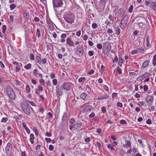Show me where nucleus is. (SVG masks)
Here are the masks:
<instances>
[{
	"mask_svg": "<svg viewBox=\"0 0 156 156\" xmlns=\"http://www.w3.org/2000/svg\"><path fill=\"white\" fill-rule=\"evenodd\" d=\"M95 115V114L94 112H92L91 113V114L89 115V117L90 118H92Z\"/></svg>",
	"mask_w": 156,
	"mask_h": 156,
	"instance_id": "61",
	"label": "nucleus"
},
{
	"mask_svg": "<svg viewBox=\"0 0 156 156\" xmlns=\"http://www.w3.org/2000/svg\"><path fill=\"white\" fill-rule=\"evenodd\" d=\"M22 125L23 128L25 129H26L27 128H28L26 125V124L24 122L22 123Z\"/></svg>",
	"mask_w": 156,
	"mask_h": 156,
	"instance_id": "64",
	"label": "nucleus"
},
{
	"mask_svg": "<svg viewBox=\"0 0 156 156\" xmlns=\"http://www.w3.org/2000/svg\"><path fill=\"white\" fill-rule=\"evenodd\" d=\"M8 120V118L6 117H3L2 118L1 122H6Z\"/></svg>",
	"mask_w": 156,
	"mask_h": 156,
	"instance_id": "37",
	"label": "nucleus"
},
{
	"mask_svg": "<svg viewBox=\"0 0 156 156\" xmlns=\"http://www.w3.org/2000/svg\"><path fill=\"white\" fill-rule=\"evenodd\" d=\"M125 14V12L123 9H119L117 12V15L119 17L123 16Z\"/></svg>",
	"mask_w": 156,
	"mask_h": 156,
	"instance_id": "16",
	"label": "nucleus"
},
{
	"mask_svg": "<svg viewBox=\"0 0 156 156\" xmlns=\"http://www.w3.org/2000/svg\"><path fill=\"white\" fill-rule=\"evenodd\" d=\"M80 97L81 99H82L84 101H87L89 99V95L84 92L80 95Z\"/></svg>",
	"mask_w": 156,
	"mask_h": 156,
	"instance_id": "13",
	"label": "nucleus"
},
{
	"mask_svg": "<svg viewBox=\"0 0 156 156\" xmlns=\"http://www.w3.org/2000/svg\"><path fill=\"white\" fill-rule=\"evenodd\" d=\"M47 59L46 58H44L41 60V63L42 62L43 64H45L46 63Z\"/></svg>",
	"mask_w": 156,
	"mask_h": 156,
	"instance_id": "47",
	"label": "nucleus"
},
{
	"mask_svg": "<svg viewBox=\"0 0 156 156\" xmlns=\"http://www.w3.org/2000/svg\"><path fill=\"white\" fill-rule=\"evenodd\" d=\"M137 149L135 147H133L132 149V151L133 153H135L137 152Z\"/></svg>",
	"mask_w": 156,
	"mask_h": 156,
	"instance_id": "63",
	"label": "nucleus"
},
{
	"mask_svg": "<svg viewBox=\"0 0 156 156\" xmlns=\"http://www.w3.org/2000/svg\"><path fill=\"white\" fill-rule=\"evenodd\" d=\"M16 7V5L13 4H11L10 6V9L11 11L13 10Z\"/></svg>",
	"mask_w": 156,
	"mask_h": 156,
	"instance_id": "38",
	"label": "nucleus"
},
{
	"mask_svg": "<svg viewBox=\"0 0 156 156\" xmlns=\"http://www.w3.org/2000/svg\"><path fill=\"white\" fill-rule=\"evenodd\" d=\"M71 87V85L70 83L65 82L61 85V88L62 90H65L68 91L70 89Z\"/></svg>",
	"mask_w": 156,
	"mask_h": 156,
	"instance_id": "9",
	"label": "nucleus"
},
{
	"mask_svg": "<svg viewBox=\"0 0 156 156\" xmlns=\"http://www.w3.org/2000/svg\"><path fill=\"white\" fill-rule=\"evenodd\" d=\"M111 44L108 42H104L103 44L102 51L105 55L108 54L111 49Z\"/></svg>",
	"mask_w": 156,
	"mask_h": 156,
	"instance_id": "3",
	"label": "nucleus"
},
{
	"mask_svg": "<svg viewBox=\"0 0 156 156\" xmlns=\"http://www.w3.org/2000/svg\"><path fill=\"white\" fill-rule=\"evenodd\" d=\"M128 18L127 16H125L120 22L119 25L121 29H123L126 26L127 23Z\"/></svg>",
	"mask_w": 156,
	"mask_h": 156,
	"instance_id": "7",
	"label": "nucleus"
},
{
	"mask_svg": "<svg viewBox=\"0 0 156 156\" xmlns=\"http://www.w3.org/2000/svg\"><path fill=\"white\" fill-rule=\"evenodd\" d=\"M104 89L106 90L107 92H108L109 91V88L106 85H105L104 86Z\"/></svg>",
	"mask_w": 156,
	"mask_h": 156,
	"instance_id": "59",
	"label": "nucleus"
},
{
	"mask_svg": "<svg viewBox=\"0 0 156 156\" xmlns=\"http://www.w3.org/2000/svg\"><path fill=\"white\" fill-rule=\"evenodd\" d=\"M24 17L26 19H28L30 17L29 14L27 12H26L23 14Z\"/></svg>",
	"mask_w": 156,
	"mask_h": 156,
	"instance_id": "33",
	"label": "nucleus"
},
{
	"mask_svg": "<svg viewBox=\"0 0 156 156\" xmlns=\"http://www.w3.org/2000/svg\"><path fill=\"white\" fill-rule=\"evenodd\" d=\"M12 142H9L5 147V150L6 155L8 156H10L11 154V151L12 149Z\"/></svg>",
	"mask_w": 156,
	"mask_h": 156,
	"instance_id": "6",
	"label": "nucleus"
},
{
	"mask_svg": "<svg viewBox=\"0 0 156 156\" xmlns=\"http://www.w3.org/2000/svg\"><path fill=\"white\" fill-rule=\"evenodd\" d=\"M44 97L42 95H41L39 96V101H43L44 100Z\"/></svg>",
	"mask_w": 156,
	"mask_h": 156,
	"instance_id": "50",
	"label": "nucleus"
},
{
	"mask_svg": "<svg viewBox=\"0 0 156 156\" xmlns=\"http://www.w3.org/2000/svg\"><path fill=\"white\" fill-rule=\"evenodd\" d=\"M81 126V122L79 121H78L76 122L73 125L70 124L69 126V129L71 130H72L73 128H74V130H78L80 129Z\"/></svg>",
	"mask_w": 156,
	"mask_h": 156,
	"instance_id": "5",
	"label": "nucleus"
},
{
	"mask_svg": "<svg viewBox=\"0 0 156 156\" xmlns=\"http://www.w3.org/2000/svg\"><path fill=\"white\" fill-rule=\"evenodd\" d=\"M67 116V113L66 112H64L63 113L62 117V121H65L66 119Z\"/></svg>",
	"mask_w": 156,
	"mask_h": 156,
	"instance_id": "27",
	"label": "nucleus"
},
{
	"mask_svg": "<svg viewBox=\"0 0 156 156\" xmlns=\"http://www.w3.org/2000/svg\"><path fill=\"white\" fill-rule=\"evenodd\" d=\"M81 34V32L80 30H79L76 33V35L77 37H80Z\"/></svg>",
	"mask_w": 156,
	"mask_h": 156,
	"instance_id": "56",
	"label": "nucleus"
},
{
	"mask_svg": "<svg viewBox=\"0 0 156 156\" xmlns=\"http://www.w3.org/2000/svg\"><path fill=\"white\" fill-rule=\"evenodd\" d=\"M126 147H130L131 146V144L130 141L127 140L126 144Z\"/></svg>",
	"mask_w": 156,
	"mask_h": 156,
	"instance_id": "40",
	"label": "nucleus"
},
{
	"mask_svg": "<svg viewBox=\"0 0 156 156\" xmlns=\"http://www.w3.org/2000/svg\"><path fill=\"white\" fill-rule=\"evenodd\" d=\"M36 35L38 38H39L41 36L40 30L38 28H37V29Z\"/></svg>",
	"mask_w": 156,
	"mask_h": 156,
	"instance_id": "31",
	"label": "nucleus"
},
{
	"mask_svg": "<svg viewBox=\"0 0 156 156\" xmlns=\"http://www.w3.org/2000/svg\"><path fill=\"white\" fill-rule=\"evenodd\" d=\"M39 82L40 83L43 85H44L45 84V81L43 79H41L39 80Z\"/></svg>",
	"mask_w": 156,
	"mask_h": 156,
	"instance_id": "42",
	"label": "nucleus"
},
{
	"mask_svg": "<svg viewBox=\"0 0 156 156\" xmlns=\"http://www.w3.org/2000/svg\"><path fill=\"white\" fill-rule=\"evenodd\" d=\"M2 32L3 33H5L6 30V26L5 25H4L2 26Z\"/></svg>",
	"mask_w": 156,
	"mask_h": 156,
	"instance_id": "43",
	"label": "nucleus"
},
{
	"mask_svg": "<svg viewBox=\"0 0 156 156\" xmlns=\"http://www.w3.org/2000/svg\"><path fill=\"white\" fill-rule=\"evenodd\" d=\"M30 91V88L29 86L27 85L26 86V92L27 93H29Z\"/></svg>",
	"mask_w": 156,
	"mask_h": 156,
	"instance_id": "34",
	"label": "nucleus"
},
{
	"mask_svg": "<svg viewBox=\"0 0 156 156\" xmlns=\"http://www.w3.org/2000/svg\"><path fill=\"white\" fill-rule=\"evenodd\" d=\"M83 46L82 45H79L76 48V51L77 52H78L81 54H83Z\"/></svg>",
	"mask_w": 156,
	"mask_h": 156,
	"instance_id": "14",
	"label": "nucleus"
},
{
	"mask_svg": "<svg viewBox=\"0 0 156 156\" xmlns=\"http://www.w3.org/2000/svg\"><path fill=\"white\" fill-rule=\"evenodd\" d=\"M31 64L30 63L27 64L24 66V68L26 69H30Z\"/></svg>",
	"mask_w": 156,
	"mask_h": 156,
	"instance_id": "32",
	"label": "nucleus"
},
{
	"mask_svg": "<svg viewBox=\"0 0 156 156\" xmlns=\"http://www.w3.org/2000/svg\"><path fill=\"white\" fill-rule=\"evenodd\" d=\"M62 89L60 88H57L56 89V94L58 98L60 99L59 96H62L63 94V92Z\"/></svg>",
	"mask_w": 156,
	"mask_h": 156,
	"instance_id": "15",
	"label": "nucleus"
},
{
	"mask_svg": "<svg viewBox=\"0 0 156 156\" xmlns=\"http://www.w3.org/2000/svg\"><path fill=\"white\" fill-rule=\"evenodd\" d=\"M97 47L99 49H101L102 48V45L100 44H98L97 45Z\"/></svg>",
	"mask_w": 156,
	"mask_h": 156,
	"instance_id": "46",
	"label": "nucleus"
},
{
	"mask_svg": "<svg viewBox=\"0 0 156 156\" xmlns=\"http://www.w3.org/2000/svg\"><path fill=\"white\" fill-rule=\"evenodd\" d=\"M94 109L93 107L90 105L87 106L82 109V112L83 113L90 112Z\"/></svg>",
	"mask_w": 156,
	"mask_h": 156,
	"instance_id": "10",
	"label": "nucleus"
},
{
	"mask_svg": "<svg viewBox=\"0 0 156 156\" xmlns=\"http://www.w3.org/2000/svg\"><path fill=\"white\" fill-rule=\"evenodd\" d=\"M120 123L122 124H127L126 122L124 119H122L119 121Z\"/></svg>",
	"mask_w": 156,
	"mask_h": 156,
	"instance_id": "44",
	"label": "nucleus"
},
{
	"mask_svg": "<svg viewBox=\"0 0 156 156\" xmlns=\"http://www.w3.org/2000/svg\"><path fill=\"white\" fill-rule=\"evenodd\" d=\"M48 149L50 151H53L54 149L53 146L51 144L49 146Z\"/></svg>",
	"mask_w": 156,
	"mask_h": 156,
	"instance_id": "49",
	"label": "nucleus"
},
{
	"mask_svg": "<svg viewBox=\"0 0 156 156\" xmlns=\"http://www.w3.org/2000/svg\"><path fill=\"white\" fill-rule=\"evenodd\" d=\"M52 83H53V85L55 86L57 85V80L56 79H54L52 80Z\"/></svg>",
	"mask_w": 156,
	"mask_h": 156,
	"instance_id": "45",
	"label": "nucleus"
},
{
	"mask_svg": "<svg viewBox=\"0 0 156 156\" xmlns=\"http://www.w3.org/2000/svg\"><path fill=\"white\" fill-rule=\"evenodd\" d=\"M109 97V96L107 94H105V95L98 96L97 98V100H100L105 99H107Z\"/></svg>",
	"mask_w": 156,
	"mask_h": 156,
	"instance_id": "18",
	"label": "nucleus"
},
{
	"mask_svg": "<svg viewBox=\"0 0 156 156\" xmlns=\"http://www.w3.org/2000/svg\"><path fill=\"white\" fill-rule=\"evenodd\" d=\"M66 43L67 45L70 47L74 46V44L73 41L69 37L67 38L66 40Z\"/></svg>",
	"mask_w": 156,
	"mask_h": 156,
	"instance_id": "12",
	"label": "nucleus"
},
{
	"mask_svg": "<svg viewBox=\"0 0 156 156\" xmlns=\"http://www.w3.org/2000/svg\"><path fill=\"white\" fill-rule=\"evenodd\" d=\"M29 58L31 60L33 61L35 59L34 56L32 53L30 54L29 56Z\"/></svg>",
	"mask_w": 156,
	"mask_h": 156,
	"instance_id": "35",
	"label": "nucleus"
},
{
	"mask_svg": "<svg viewBox=\"0 0 156 156\" xmlns=\"http://www.w3.org/2000/svg\"><path fill=\"white\" fill-rule=\"evenodd\" d=\"M117 71L118 72L119 74H121L122 73V70L119 67H118L117 68Z\"/></svg>",
	"mask_w": 156,
	"mask_h": 156,
	"instance_id": "53",
	"label": "nucleus"
},
{
	"mask_svg": "<svg viewBox=\"0 0 156 156\" xmlns=\"http://www.w3.org/2000/svg\"><path fill=\"white\" fill-rule=\"evenodd\" d=\"M138 48H137L131 51L130 53L132 55L137 54L138 53Z\"/></svg>",
	"mask_w": 156,
	"mask_h": 156,
	"instance_id": "29",
	"label": "nucleus"
},
{
	"mask_svg": "<svg viewBox=\"0 0 156 156\" xmlns=\"http://www.w3.org/2000/svg\"><path fill=\"white\" fill-rule=\"evenodd\" d=\"M138 53H143L144 52V50L143 48H137Z\"/></svg>",
	"mask_w": 156,
	"mask_h": 156,
	"instance_id": "41",
	"label": "nucleus"
},
{
	"mask_svg": "<svg viewBox=\"0 0 156 156\" xmlns=\"http://www.w3.org/2000/svg\"><path fill=\"white\" fill-rule=\"evenodd\" d=\"M52 3L54 7H61L63 4L62 0H52Z\"/></svg>",
	"mask_w": 156,
	"mask_h": 156,
	"instance_id": "8",
	"label": "nucleus"
},
{
	"mask_svg": "<svg viewBox=\"0 0 156 156\" xmlns=\"http://www.w3.org/2000/svg\"><path fill=\"white\" fill-rule=\"evenodd\" d=\"M115 31L116 32V34L117 35H119L120 34V29L119 27L118 26L115 28Z\"/></svg>",
	"mask_w": 156,
	"mask_h": 156,
	"instance_id": "26",
	"label": "nucleus"
},
{
	"mask_svg": "<svg viewBox=\"0 0 156 156\" xmlns=\"http://www.w3.org/2000/svg\"><path fill=\"white\" fill-rule=\"evenodd\" d=\"M101 111L104 113H105L106 111V109L105 107H102L101 108Z\"/></svg>",
	"mask_w": 156,
	"mask_h": 156,
	"instance_id": "52",
	"label": "nucleus"
},
{
	"mask_svg": "<svg viewBox=\"0 0 156 156\" xmlns=\"http://www.w3.org/2000/svg\"><path fill=\"white\" fill-rule=\"evenodd\" d=\"M150 7L154 10L156 11V2H151L150 4Z\"/></svg>",
	"mask_w": 156,
	"mask_h": 156,
	"instance_id": "20",
	"label": "nucleus"
},
{
	"mask_svg": "<svg viewBox=\"0 0 156 156\" xmlns=\"http://www.w3.org/2000/svg\"><path fill=\"white\" fill-rule=\"evenodd\" d=\"M146 101L148 105H152L153 103V98L151 95H148L146 98Z\"/></svg>",
	"mask_w": 156,
	"mask_h": 156,
	"instance_id": "11",
	"label": "nucleus"
},
{
	"mask_svg": "<svg viewBox=\"0 0 156 156\" xmlns=\"http://www.w3.org/2000/svg\"><path fill=\"white\" fill-rule=\"evenodd\" d=\"M113 31L112 29H108L107 31V32L109 34H111L113 32Z\"/></svg>",
	"mask_w": 156,
	"mask_h": 156,
	"instance_id": "62",
	"label": "nucleus"
},
{
	"mask_svg": "<svg viewBox=\"0 0 156 156\" xmlns=\"http://www.w3.org/2000/svg\"><path fill=\"white\" fill-rule=\"evenodd\" d=\"M63 18L66 22L71 24L74 23L75 19V16L70 12L65 13L63 15Z\"/></svg>",
	"mask_w": 156,
	"mask_h": 156,
	"instance_id": "1",
	"label": "nucleus"
},
{
	"mask_svg": "<svg viewBox=\"0 0 156 156\" xmlns=\"http://www.w3.org/2000/svg\"><path fill=\"white\" fill-rule=\"evenodd\" d=\"M150 38L148 36L146 39V45L147 46V47L148 48H150L151 47V44L150 43Z\"/></svg>",
	"mask_w": 156,
	"mask_h": 156,
	"instance_id": "21",
	"label": "nucleus"
},
{
	"mask_svg": "<svg viewBox=\"0 0 156 156\" xmlns=\"http://www.w3.org/2000/svg\"><path fill=\"white\" fill-rule=\"evenodd\" d=\"M98 27V25L96 23H93L92 25V27L93 29L96 28Z\"/></svg>",
	"mask_w": 156,
	"mask_h": 156,
	"instance_id": "54",
	"label": "nucleus"
},
{
	"mask_svg": "<svg viewBox=\"0 0 156 156\" xmlns=\"http://www.w3.org/2000/svg\"><path fill=\"white\" fill-rule=\"evenodd\" d=\"M85 77H81L78 80V81L79 83L82 82L83 80H84L85 79Z\"/></svg>",
	"mask_w": 156,
	"mask_h": 156,
	"instance_id": "55",
	"label": "nucleus"
},
{
	"mask_svg": "<svg viewBox=\"0 0 156 156\" xmlns=\"http://www.w3.org/2000/svg\"><path fill=\"white\" fill-rule=\"evenodd\" d=\"M149 62L148 60H146L143 62L142 65V67L143 68H145L149 64Z\"/></svg>",
	"mask_w": 156,
	"mask_h": 156,
	"instance_id": "23",
	"label": "nucleus"
},
{
	"mask_svg": "<svg viewBox=\"0 0 156 156\" xmlns=\"http://www.w3.org/2000/svg\"><path fill=\"white\" fill-rule=\"evenodd\" d=\"M144 90L145 91H147L148 89V87L147 85H144L143 87Z\"/></svg>",
	"mask_w": 156,
	"mask_h": 156,
	"instance_id": "58",
	"label": "nucleus"
},
{
	"mask_svg": "<svg viewBox=\"0 0 156 156\" xmlns=\"http://www.w3.org/2000/svg\"><path fill=\"white\" fill-rule=\"evenodd\" d=\"M96 145H97V147L99 149H100L101 148V144L99 142H96Z\"/></svg>",
	"mask_w": 156,
	"mask_h": 156,
	"instance_id": "57",
	"label": "nucleus"
},
{
	"mask_svg": "<svg viewBox=\"0 0 156 156\" xmlns=\"http://www.w3.org/2000/svg\"><path fill=\"white\" fill-rule=\"evenodd\" d=\"M70 124L73 125V124L75 122V120L73 119H71L69 121Z\"/></svg>",
	"mask_w": 156,
	"mask_h": 156,
	"instance_id": "48",
	"label": "nucleus"
},
{
	"mask_svg": "<svg viewBox=\"0 0 156 156\" xmlns=\"http://www.w3.org/2000/svg\"><path fill=\"white\" fill-rule=\"evenodd\" d=\"M39 112H41L42 113H44V110L43 107H41L39 109Z\"/></svg>",
	"mask_w": 156,
	"mask_h": 156,
	"instance_id": "60",
	"label": "nucleus"
},
{
	"mask_svg": "<svg viewBox=\"0 0 156 156\" xmlns=\"http://www.w3.org/2000/svg\"><path fill=\"white\" fill-rule=\"evenodd\" d=\"M150 75V73L148 72H146L144 74L141 75V77L143 78V79L149 77Z\"/></svg>",
	"mask_w": 156,
	"mask_h": 156,
	"instance_id": "24",
	"label": "nucleus"
},
{
	"mask_svg": "<svg viewBox=\"0 0 156 156\" xmlns=\"http://www.w3.org/2000/svg\"><path fill=\"white\" fill-rule=\"evenodd\" d=\"M107 147L109 150L112 151L114 149L113 146L110 144H109L107 146Z\"/></svg>",
	"mask_w": 156,
	"mask_h": 156,
	"instance_id": "30",
	"label": "nucleus"
},
{
	"mask_svg": "<svg viewBox=\"0 0 156 156\" xmlns=\"http://www.w3.org/2000/svg\"><path fill=\"white\" fill-rule=\"evenodd\" d=\"M36 62L39 64L41 63V58L40 56L37 55L35 57Z\"/></svg>",
	"mask_w": 156,
	"mask_h": 156,
	"instance_id": "22",
	"label": "nucleus"
},
{
	"mask_svg": "<svg viewBox=\"0 0 156 156\" xmlns=\"http://www.w3.org/2000/svg\"><path fill=\"white\" fill-rule=\"evenodd\" d=\"M108 18L112 22H113L114 21L115 19H116L115 17L111 14H110L108 15Z\"/></svg>",
	"mask_w": 156,
	"mask_h": 156,
	"instance_id": "25",
	"label": "nucleus"
},
{
	"mask_svg": "<svg viewBox=\"0 0 156 156\" xmlns=\"http://www.w3.org/2000/svg\"><path fill=\"white\" fill-rule=\"evenodd\" d=\"M38 71L37 69H35L33 70V73L35 76L37 77L39 76L41 78L43 77L42 74L38 73Z\"/></svg>",
	"mask_w": 156,
	"mask_h": 156,
	"instance_id": "19",
	"label": "nucleus"
},
{
	"mask_svg": "<svg viewBox=\"0 0 156 156\" xmlns=\"http://www.w3.org/2000/svg\"><path fill=\"white\" fill-rule=\"evenodd\" d=\"M43 90L42 87L40 85L38 86L37 87L35 90L36 94H39L41 92H42Z\"/></svg>",
	"mask_w": 156,
	"mask_h": 156,
	"instance_id": "17",
	"label": "nucleus"
},
{
	"mask_svg": "<svg viewBox=\"0 0 156 156\" xmlns=\"http://www.w3.org/2000/svg\"><path fill=\"white\" fill-rule=\"evenodd\" d=\"M22 107L23 112L27 115H30L31 110H33V108L27 102H24L22 105Z\"/></svg>",
	"mask_w": 156,
	"mask_h": 156,
	"instance_id": "2",
	"label": "nucleus"
},
{
	"mask_svg": "<svg viewBox=\"0 0 156 156\" xmlns=\"http://www.w3.org/2000/svg\"><path fill=\"white\" fill-rule=\"evenodd\" d=\"M133 9V5H131L129 7V13H131L132 11V10Z\"/></svg>",
	"mask_w": 156,
	"mask_h": 156,
	"instance_id": "51",
	"label": "nucleus"
},
{
	"mask_svg": "<svg viewBox=\"0 0 156 156\" xmlns=\"http://www.w3.org/2000/svg\"><path fill=\"white\" fill-rule=\"evenodd\" d=\"M116 106L118 107L122 108L123 106V105L122 103L119 102L117 103Z\"/></svg>",
	"mask_w": 156,
	"mask_h": 156,
	"instance_id": "39",
	"label": "nucleus"
},
{
	"mask_svg": "<svg viewBox=\"0 0 156 156\" xmlns=\"http://www.w3.org/2000/svg\"><path fill=\"white\" fill-rule=\"evenodd\" d=\"M153 64L154 66L156 65V55H155L154 56L153 60Z\"/></svg>",
	"mask_w": 156,
	"mask_h": 156,
	"instance_id": "36",
	"label": "nucleus"
},
{
	"mask_svg": "<svg viewBox=\"0 0 156 156\" xmlns=\"http://www.w3.org/2000/svg\"><path fill=\"white\" fill-rule=\"evenodd\" d=\"M6 91L9 97L12 100H14L16 98L15 94L10 86H8L6 88Z\"/></svg>",
	"mask_w": 156,
	"mask_h": 156,
	"instance_id": "4",
	"label": "nucleus"
},
{
	"mask_svg": "<svg viewBox=\"0 0 156 156\" xmlns=\"http://www.w3.org/2000/svg\"><path fill=\"white\" fill-rule=\"evenodd\" d=\"M48 26L51 30H52L54 29V27L52 22H50L49 23H48Z\"/></svg>",
	"mask_w": 156,
	"mask_h": 156,
	"instance_id": "28",
	"label": "nucleus"
}]
</instances>
